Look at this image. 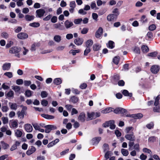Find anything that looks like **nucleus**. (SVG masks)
<instances>
[{
    "label": "nucleus",
    "mask_w": 160,
    "mask_h": 160,
    "mask_svg": "<svg viewBox=\"0 0 160 160\" xmlns=\"http://www.w3.org/2000/svg\"><path fill=\"white\" fill-rule=\"evenodd\" d=\"M21 51V48L16 46H14L10 48L9 52L11 54H14L15 56L20 58L19 52Z\"/></svg>",
    "instance_id": "1"
},
{
    "label": "nucleus",
    "mask_w": 160,
    "mask_h": 160,
    "mask_svg": "<svg viewBox=\"0 0 160 160\" xmlns=\"http://www.w3.org/2000/svg\"><path fill=\"white\" fill-rule=\"evenodd\" d=\"M44 127L45 128V132L46 133H49L51 130H54L57 129L56 126L52 125H48L45 126Z\"/></svg>",
    "instance_id": "2"
},
{
    "label": "nucleus",
    "mask_w": 160,
    "mask_h": 160,
    "mask_svg": "<svg viewBox=\"0 0 160 160\" xmlns=\"http://www.w3.org/2000/svg\"><path fill=\"white\" fill-rule=\"evenodd\" d=\"M160 70V67L158 65H152L151 68V72L153 73L156 74Z\"/></svg>",
    "instance_id": "3"
},
{
    "label": "nucleus",
    "mask_w": 160,
    "mask_h": 160,
    "mask_svg": "<svg viewBox=\"0 0 160 160\" xmlns=\"http://www.w3.org/2000/svg\"><path fill=\"white\" fill-rule=\"evenodd\" d=\"M45 12L43 9H38L36 11V16L37 17L41 18L44 15Z\"/></svg>",
    "instance_id": "4"
},
{
    "label": "nucleus",
    "mask_w": 160,
    "mask_h": 160,
    "mask_svg": "<svg viewBox=\"0 0 160 160\" xmlns=\"http://www.w3.org/2000/svg\"><path fill=\"white\" fill-rule=\"evenodd\" d=\"M17 37L19 39H24L28 38V35L25 33L20 32L18 34Z\"/></svg>",
    "instance_id": "5"
},
{
    "label": "nucleus",
    "mask_w": 160,
    "mask_h": 160,
    "mask_svg": "<svg viewBox=\"0 0 160 160\" xmlns=\"http://www.w3.org/2000/svg\"><path fill=\"white\" fill-rule=\"evenodd\" d=\"M64 25L67 29L71 28L74 25L73 22L68 20L64 22Z\"/></svg>",
    "instance_id": "6"
},
{
    "label": "nucleus",
    "mask_w": 160,
    "mask_h": 160,
    "mask_svg": "<svg viewBox=\"0 0 160 160\" xmlns=\"http://www.w3.org/2000/svg\"><path fill=\"white\" fill-rule=\"evenodd\" d=\"M125 137L126 139L131 141L133 142L135 140V137L133 132H132V134H126Z\"/></svg>",
    "instance_id": "7"
},
{
    "label": "nucleus",
    "mask_w": 160,
    "mask_h": 160,
    "mask_svg": "<svg viewBox=\"0 0 160 160\" xmlns=\"http://www.w3.org/2000/svg\"><path fill=\"white\" fill-rule=\"evenodd\" d=\"M86 115L84 112H82L80 113L78 117V118L79 121L82 122H84L85 120Z\"/></svg>",
    "instance_id": "8"
},
{
    "label": "nucleus",
    "mask_w": 160,
    "mask_h": 160,
    "mask_svg": "<svg viewBox=\"0 0 160 160\" xmlns=\"http://www.w3.org/2000/svg\"><path fill=\"white\" fill-rule=\"evenodd\" d=\"M25 129L27 132H30L32 131L33 128L32 125L30 124H26L25 125Z\"/></svg>",
    "instance_id": "9"
},
{
    "label": "nucleus",
    "mask_w": 160,
    "mask_h": 160,
    "mask_svg": "<svg viewBox=\"0 0 160 160\" xmlns=\"http://www.w3.org/2000/svg\"><path fill=\"white\" fill-rule=\"evenodd\" d=\"M103 32V29L101 27H99L95 33V37L98 38H99L101 36Z\"/></svg>",
    "instance_id": "10"
},
{
    "label": "nucleus",
    "mask_w": 160,
    "mask_h": 160,
    "mask_svg": "<svg viewBox=\"0 0 160 160\" xmlns=\"http://www.w3.org/2000/svg\"><path fill=\"white\" fill-rule=\"evenodd\" d=\"M11 64L10 63H5L2 66V69L3 70H8L11 68Z\"/></svg>",
    "instance_id": "11"
},
{
    "label": "nucleus",
    "mask_w": 160,
    "mask_h": 160,
    "mask_svg": "<svg viewBox=\"0 0 160 160\" xmlns=\"http://www.w3.org/2000/svg\"><path fill=\"white\" fill-rule=\"evenodd\" d=\"M36 151V149L33 146H32L31 149H28L26 153L28 155H30L34 152Z\"/></svg>",
    "instance_id": "12"
},
{
    "label": "nucleus",
    "mask_w": 160,
    "mask_h": 160,
    "mask_svg": "<svg viewBox=\"0 0 160 160\" xmlns=\"http://www.w3.org/2000/svg\"><path fill=\"white\" fill-rule=\"evenodd\" d=\"M119 79V76L118 74H116L113 76L112 78V82L114 84H117V82Z\"/></svg>",
    "instance_id": "13"
},
{
    "label": "nucleus",
    "mask_w": 160,
    "mask_h": 160,
    "mask_svg": "<svg viewBox=\"0 0 160 160\" xmlns=\"http://www.w3.org/2000/svg\"><path fill=\"white\" fill-rule=\"evenodd\" d=\"M83 42V40L82 38H78L74 40V43L77 45H81Z\"/></svg>",
    "instance_id": "14"
},
{
    "label": "nucleus",
    "mask_w": 160,
    "mask_h": 160,
    "mask_svg": "<svg viewBox=\"0 0 160 160\" xmlns=\"http://www.w3.org/2000/svg\"><path fill=\"white\" fill-rule=\"evenodd\" d=\"M101 139L100 137H96L92 138V141L93 144H98Z\"/></svg>",
    "instance_id": "15"
},
{
    "label": "nucleus",
    "mask_w": 160,
    "mask_h": 160,
    "mask_svg": "<svg viewBox=\"0 0 160 160\" xmlns=\"http://www.w3.org/2000/svg\"><path fill=\"white\" fill-rule=\"evenodd\" d=\"M41 116L43 118L47 119H52L54 118V116L51 115H49L47 114H42Z\"/></svg>",
    "instance_id": "16"
},
{
    "label": "nucleus",
    "mask_w": 160,
    "mask_h": 160,
    "mask_svg": "<svg viewBox=\"0 0 160 160\" xmlns=\"http://www.w3.org/2000/svg\"><path fill=\"white\" fill-rule=\"evenodd\" d=\"M112 109H113L112 108H106L101 111V112L102 113H107L110 112L112 111Z\"/></svg>",
    "instance_id": "17"
},
{
    "label": "nucleus",
    "mask_w": 160,
    "mask_h": 160,
    "mask_svg": "<svg viewBox=\"0 0 160 160\" xmlns=\"http://www.w3.org/2000/svg\"><path fill=\"white\" fill-rule=\"evenodd\" d=\"M22 132L19 129H18L15 131V136L18 138L21 137L22 135Z\"/></svg>",
    "instance_id": "18"
},
{
    "label": "nucleus",
    "mask_w": 160,
    "mask_h": 160,
    "mask_svg": "<svg viewBox=\"0 0 160 160\" xmlns=\"http://www.w3.org/2000/svg\"><path fill=\"white\" fill-rule=\"evenodd\" d=\"M18 120H14L11 123V126H10V127H12L13 128H17L18 127Z\"/></svg>",
    "instance_id": "19"
},
{
    "label": "nucleus",
    "mask_w": 160,
    "mask_h": 160,
    "mask_svg": "<svg viewBox=\"0 0 160 160\" xmlns=\"http://www.w3.org/2000/svg\"><path fill=\"white\" fill-rule=\"evenodd\" d=\"M122 94L126 96L131 97L132 96V94L129 93L128 91L126 90H124L122 92Z\"/></svg>",
    "instance_id": "20"
},
{
    "label": "nucleus",
    "mask_w": 160,
    "mask_h": 160,
    "mask_svg": "<svg viewBox=\"0 0 160 160\" xmlns=\"http://www.w3.org/2000/svg\"><path fill=\"white\" fill-rule=\"evenodd\" d=\"M9 104L11 109L16 110L17 108L18 105L16 103L9 102Z\"/></svg>",
    "instance_id": "21"
},
{
    "label": "nucleus",
    "mask_w": 160,
    "mask_h": 160,
    "mask_svg": "<svg viewBox=\"0 0 160 160\" xmlns=\"http://www.w3.org/2000/svg\"><path fill=\"white\" fill-rule=\"evenodd\" d=\"M110 129L113 130L115 128L116 125L114 124L115 122L114 120H110Z\"/></svg>",
    "instance_id": "22"
},
{
    "label": "nucleus",
    "mask_w": 160,
    "mask_h": 160,
    "mask_svg": "<svg viewBox=\"0 0 160 160\" xmlns=\"http://www.w3.org/2000/svg\"><path fill=\"white\" fill-rule=\"evenodd\" d=\"M93 42L92 40H88L86 43V46L87 48H89L91 47L93 44Z\"/></svg>",
    "instance_id": "23"
},
{
    "label": "nucleus",
    "mask_w": 160,
    "mask_h": 160,
    "mask_svg": "<svg viewBox=\"0 0 160 160\" xmlns=\"http://www.w3.org/2000/svg\"><path fill=\"white\" fill-rule=\"evenodd\" d=\"M34 17L32 15H26L25 16V18L27 21H31L33 20L34 18Z\"/></svg>",
    "instance_id": "24"
},
{
    "label": "nucleus",
    "mask_w": 160,
    "mask_h": 160,
    "mask_svg": "<svg viewBox=\"0 0 160 160\" xmlns=\"http://www.w3.org/2000/svg\"><path fill=\"white\" fill-rule=\"evenodd\" d=\"M143 115L141 113H138L137 114H134V118L135 119L141 118Z\"/></svg>",
    "instance_id": "25"
},
{
    "label": "nucleus",
    "mask_w": 160,
    "mask_h": 160,
    "mask_svg": "<svg viewBox=\"0 0 160 160\" xmlns=\"http://www.w3.org/2000/svg\"><path fill=\"white\" fill-rule=\"evenodd\" d=\"M54 40L57 42H59L61 41V37L58 35H55L53 38Z\"/></svg>",
    "instance_id": "26"
},
{
    "label": "nucleus",
    "mask_w": 160,
    "mask_h": 160,
    "mask_svg": "<svg viewBox=\"0 0 160 160\" xmlns=\"http://www.w3.org/2000/svg\"><path fill=\"white\" fill-rule=\"evenodd\" d=\"M121 152L122 154L125 156H127L129 154L128 151L127 149L122 148L121 150Z\"/></svg>",
    "instance_id": "27"
},
{
    "label": "nucleus",
    "mask_w": 160,
    "mask_h": 160,
    "mask_svg": "<svg viewBox=\"0 0 160 160\" xmlns=\"http://www.w3.org/2000/svg\"><path fill=\"white\" fill-rule=\"evenodd\" d=\"M141 49L144 53H147L149 51L148 47L145 45H142L141 47Z\"/></svg>",
    "instance_id": "28"
},
{
    "label": "nucleus",
    "mask_w": 160,
    "mask_h": 160,
    "mask_svg": "<svg viewBox=\"0 0 160 160\" xmlns=\"http://www.w3.org/2000/svg\"><path fill=\"white\" fill-rule=\"evenodd\" d=\"M12 88L16 92H19L20 90V87L17 86H12Z\"/></svg>",
    "instance_id": "29"
},
{
    "label": "nucleus",
    "mask_w": 160,
    "mask_h": 160,
    "mask_svg": "<svg viewBox=\"0 0 160 160\" xmlns=\"http://www.w3.org/2000/svg\"><path fill=\"white\" fill-rule=\"evenodd\" d=\"M29 25L31 27L37 28L39 27L40 24L38 22H34L29 24Z\"/></svg>",
    "instance_id": "30"
},
{
    "label": "nucleus",
    "mask_w": 160,
    "mask_h": 160,
    "mask_svg": "<svg viewBox=\"0 0 160 160\" xmlns=\"http://www.w3.org/2000/svg\"><path fill=\"white\" fill-rule=\"evenodd\" d=\"M1 143L2 144V148L4 149H6L9 147V145L5 142L4 141H1Z\"/></svg>",
    "instance_id": "31"
},
{
    "label": "nucleus",
    "mask_w": 160,
    "mask_h": 160,
    "mask_svg": "<svg viewBox=\"0 0 160 160\" xmlns=\"http://www.w3.org/2000/svg\"><path fill=\"white\" fill-rule=\"evenodd\" d=\"M62 81L60 78H57L54 79L53 82L56 84L58 85L61 83Z\"/></svg>",
    "instance_id": "32"
},
{
    "label": "nucleus",
    "mask_w": 160,
    "mask_h": 160,
    "mask_svg": "<svg viewBox=\"0 0 160 160\" xmlns=\"http://www.w3.org/2000/svg\"><path fill=\"white\" fill-rule=\"evenodd\" d=\"M101 47L100 45L95 44L93 46V49L95 51H98L99 50Z\"/></svg>",
    "instance_id": "33"
},
{
    "label": "nucleus",
    "mask_w": 160,
    "mask_h": 160,
    "mask_svg": "<svg viewBox=\"0 0 160 160\" xmlns=\"http://www.w3.org/2000/svg\"><path fill=\"white\" fill-rule=\"evenodd\" d=\"M80 50H71L69 51V53H72L73 55H75L77 53L79 52Z\"/></svg>",
    "instance_id": "34"
},
{
    "label": "nucleus",
    "mask_w": 160,
    "mask_h": 160,
    "mask_svg": "<svg viewBox=\"0 0 160 160\" xmlns=\"http://www.w3.org/2000/svg\"><path fill=\"white\" fill-rule=\"evenodd\" d=\"M108 47L111 49L113 48L114 47V42L112 41H110L108 42Z\"/></svg>",
    "instance_id": "35"
},
{
    "label": "nucleus",
    "mask_w": 160,
    "mask_h": 160,
    "mask_svg": "<svg viewBox=\"0 0 160 160\" xmlns=\"http://www.w3.org/2000/svg\"><path fill=\"white\" fill-rule=\"evenodd\" d=\"M4 75L7 76L9 78H11L13 76L12 73L11 72H6L4 74Z\"/></svg>",
    "instance_id": "36"
},
{
    "label": "nucleus",
    "mask_w": 160,
    "mask_h": 160,
    "mask_svg": "<svg viewBox=\"0 0 160 160\" xmlns=\"http://www.w3.org/2000/svg\"><path fill=\"white\" fill-rule=\"evenodd\" d=\"M114 14H110L108 15L107 17V19L108 21H111L112 20L114 19Z\"/></svg>",
    "instance_id": "37"
},
{
    "label": "nucleus",
    "mask_w": 160,
    "mask_h": 160,
    "mask_svg": "<svg viewBox=\"0 0 160 160\" xmlns=\"http://www.w3.org/2000/svg\"><path fill=\"white\" fill-rule=\"evenodd\" d=\"M153 111L154 112H160V107L159 106L154 107L153 108Z\"/></svg>",
    "instance_id": "38"
},
{
    "label": "nucleus",
    "mask_w": 160,
    "mask_h": 160,
    "mask_svg": "<svg viewBox=\"0 0 160 160\" xmlns=\"http://www.w3.org/2000/svg\"><path fill=\"white\" fill-rule=\"evenodd\" d=\"M158 54V52H154L149 53L148 54V56L152 57H155Z\"/></svg>",
    "instance_id": "39"
},
{
    "label": "nucleus",
    "mask_w": 160,
    "mask_h": 160,
    "mask_svg": "<svg viewBox=\"0 0 160 160\" xmlns=\"http://www.w3.org/2000/svg\"><path fill=\"white\" fill-rule=\"evenodd\" d=\"M154 125V124L152 122H151L147 124L146 125V127L149 129H151L152 128H153Z\"/></svg>",
    "instance_id": "40"
},
{
    "label": "nucleus",
    "mask_w": 160,
    "mask_h": 160,
    "mask_svg": "<svg viewBox=\"0 0 160 160\" xmlns=\"http://www.w3.org/2000/svg\"><path fill=\"white\" fill-rule=\"evenodd\" d=\"M119 58L118 57H115L113 59V62L116 64L117 65L118 63Z\"/></svg>",
    "instance_id": "41"
},
{
    "label": "nucleus",
    "mask_w": 160,
    "mask_h": 160,
    "mask_svg": "<svg viewBox=\"0 0 160 160\" xmlns=\"http://www.w3.org/2000/svg\"><path fill=\"white\" fill-rule=\"evenodd\" d=\"M82 21V18L76 19L74 20V22L76 24H78L81 23Z\"/></svg>",
    "instance_id": "42"
},
{
    "label": "nucleus",
    "mask_w": 160,
    "mask_h": 160,
    "mask_svg": "<svg viewBox=\"0 0 160 160\" xmlns=\"http://www.w3.org/2000/svg\"><path fill=\"white\" fill-rule=\"evenodd\" d=\"M14 95V92L13 91L10 90L8 92L6 96L8 97H13Z\"/></svg>",
    "instance_id": "43"
},
{
    "label": "nucleus",
    "mask_w": 160,
    "mask_h": 160,
    "mask_svg": "<svg viewBox=\"0 0 160 160\" xmlns=\"http://www.w3.org/2000/svg\"><path fill=\"white\" fill-rule=\"evenodd\" d=\"M156 28V25L154 24H152L150 25L149 27V30L151 31H154Z\"/></svg>",
    "instance_id": "44"
},
{
    "label": "nucleus",
    "mask_w": 160,
    "mask_h": 160,
    "mask_svg": "<svg viewBox=\"0 0 160 160\" xmlns=\"http://www.w3.org/2000/svg\"><path fill=\"white\" fill-rule=\"evenodd\" d=\"M103 150L104 152H105L106 151L108 150L109 149V145L107 143H104L103 145Z\"/></svg>",
    "instance_id": "45"
},
{
    "label": "nucleus",
    "mask_w": 160,
    "mask_h": 160,
    "mask_svg": "<svg viewBox=\"0 0 160 160\" xmlns=\"http://www.w3.org/2000/svg\"><path fill=\"white\" fill-rule=\"evenodd\" d=\"M2 120L3 123L4 124H6L8 123V120L7 117H3L2 118Z\"/></svg>",
    "instance_id": "46"
},
{
    "label": "nucleus",
    "mask_w": 160,
    "mask_h": 160,
    "mask_svg": "<svg viewBox=\"0 0 160 160\" xmlns=\"http://www.w3.org/2000/svg\"><path fill=\"white\" fill-rule=\"evenodd\" d=\"M1 35L3 38L7 39L8 38V35L6 32H3L1 33Z\"/></svg>",
    "instance_id": "47"
},
{
    "label": "nucleus",
    "mask_w": 160,
    "mask_h": 160,
    "mask_svg": "<svg viewBox=\"0 0 160 160\" xmlns=\"http://www.w3.org/2000/svg\"><path fill=\"white\" fill-rule=\"evenodd\" d=\"M90 51L91 50L89 48H86V49L84 51V56H87Z\"/></svg>",
    "instance_id": "48"
},
{
    "label": "nucleus",
    "mask_w": 160,
    "mask_h": 160,
    "mask_svg": "<svg viewBox=\"0 0 160 160\" xmlns=\"http://www.w3.org/2000/svg\"><path fill=\"white\" fill-rule=\"evenodd\" d=\"M156 141V137L154 136H152L149 137L148 139L149 142H154Z\"/></svg>",
    "instance_id": "49"
},
{
    "label": "nucleus",
    "mask_w": 160,
    "mask_h": 160,
    "mask_svg": "<svg viewBox=\"0 0 160 160\" xmlns=\"http://www.w3.org/2000/svg\"><path fill=\"white\" fill-rule=\"evenodd\" d=\"M32 92L30 90H27L25 92V95L28 97H30L31 96Z\"/></svg>",
    "instance_id": "50"
},
{
    "label": "nucleus",
    "mask_w": 160,
    "mask_h": 160,
    "mask_svg": "<svg viewBox=\"0 0 160 160\" xmlns=\"http://www.w3.org/2000/svg\"><path fill=\"white\" fill-rule=\"evenodd\" d=\"M17 114H18V117H20V118L23 119L24 117V114L23 113H21L20 111H18Z\"/></svg>",
    "instance_id": "51"
},
{
    "label": "nucleus",
    "mask_w": 160,
    "mask_h": 160,
    "mask_svg": "<svg viewBox=\"0 0 160 160\" xmlns=\"http://www.w3.org/2000/svg\"><path fill=\"white\" fill-rule=\"evenodd\" d=\"M134 148L137 152L139 151L140 148L138 144H136L134 145Z\"/></svg>",
    "instance_id": "52"
},
{
    "label": "nucleus",
    "mask_w": 160,
    "mask_h": 160,
    "mask_svg": "<svg viewBox=\"0 0 160 160\" xmlns=\"http://www.w3.org/2000/svg\"><path fill=\"white\" fill-rule=\"evenodd\" d=\"M21 107H22V108L20 112H21V113H23L25 114L26 111L27 109V107H26L23 106L22 105H21Z\"/></svg>",
    "instance_id": "53"
},
{
    "label": "nucleus",
    "mask_w": 160,
    "mask_h": 160,
    "mask_svg": "<svg viewBox=\"0 0 160 160\" xmlns=\"http://www.w3.org/2000/svg\"><path fill=\"white\" fill-rule=\"evenodd\" d=\"M134 52L136 53L139 54L140 53V49L137 47H135L133 49Z\"/></svg>",
    "instance_id": "54"
},
{
    "label": "nucleus",
    "mask_w": 160,
    "mask_h": 160,
    "mask_svg": "<svg viewBox=\"0 0 160 160\" xmlns=\"http://www.w3.org/2000/svg\"><path fill=\"white\" fill-rule=\"evenodd\" d=\"M48 94L46 91H42L41 92V96L42 98H44L47 97Z\"/></svg>",
    "instance_id": "55"
},
{
    "label": "nucleus",
    "mask_w": 160,
    "mask_h": 160,
    "mask_svg": "<svg viewBox=\"0 0 160 160\" xmlns=\"http://www.w3.org/2000/svg\"><path fill=\"white\" fill-rule=\"evenodd\" d=\"M31 83V82L30 81L25 80L24 81V85L25 86H29Z\"/></svg>",
    "instance_id": "56"
},
{
    "label": "nucleus",
    "mask_w": 160,
    "mask_h": 160,
    "mask_svg": "<svg viewBox=\"0 0 160 160\" xmlns=\"http://www.w3.org/2000/svg\"><path fill=\"white\" fill-rule=\"evenodd\" d=\"M70 7L71 8H75L76 7V4L75 1H73L70 2Z\"/></svg>",
    "instance_id": "57"
},
{
    "label": "nucleus",
    "mask_w": 160,
    "mask_h": 160,
    "mask_svg": "<svg viewBox=\"0 0 160 160\" xmlns=\"http://www.w3.org/2000/svg\"><path fill=\"white\" fill-rule=\"evenodd\" d=\"M115 133L117 137H120L121 135V132L118 130H116Z\"/></svg>",
    "instance_id": "58"
},
{
    "label": "nucleus",
    "mask_w": 160,
    "mask_h": 160,
    "mask_svg": "<svg viewBox=\"0 0 160 160\" xmlns=\"http://www.w3.org/2000/svg\"><path fill=\"white\" fill-rule=\"evenodd\" d=\"M88 29L86 28H84L81 31V33L82 34H85L87 33Z\"/></svg>",
    "instance_id": "59"
},
{
    "label": "nucleus",
    "mask_w": 160,
    "mask_h": 160,
    "mask_svg": "<svg viewBox=\"0 0 160 160\" xmlns=\"http://www.w3.org/2000/svg\"><path fill=\"white\" fill-rule=\"evenodd\" d=\"M16 83L18 85H21L23 83V81L22 79H18L17 80Z\"/></svg>",
    "instance_id": "60"
},
{
    "label": "nucleus",
    "mask_w": 160,
    "mask_h": 160,
    "mask_svg": "<svg viewBox=\"0 0 160 160\" xmlns=\"http://www.w3.org/2000/svg\"><path fill=\"white\" fill-rule=\"evenodd\" d=\"M143 151L149 154H150L151 152V150L147 148H143Z\"/></svg>",
    "instance_id": "61"
},
{
    "label": "nucleus",
    "mask_w": 160,
    "mask_h": 160,
    "mask_svg": "<svg viewBox=\"0 0 160 160\" xmlns=\"http://www.w3.org/2000/svg\"><path fill=\"white\" fill-rule=\"evenodd\" d=\"M98 14L95 13H93L92 14V17L93 19L96 21H97V18H98Z\"/></svg>",
    "instance_id": "62"
},
{
    "label": "nucleus",
    "mask_w": 160,
    "mask_h": 160,
    "mask_svg": "<svg viewBox=\"0 0 160 160\" xmlns=\"http://www.w3.org/2000/svg\"><path fill=\"white\" fill-rule=\"evenodd\" d=\"M146 17L145 15H143L142 16L141 18V20L143 23L147 21V19L146 18Z\"/></svg>",
    "instance_id": "63"
},
{
    "label": "nucleus",
    "mask_w": 160,
    "mask_h": 160,
    "mask_svg": "<svg viewBox=\"0 0 160 160\" xmlns=\"http://www.w3.org/2000/svg\"><path fill=\"white\" fill-rule=\"evenodd\" d=\"M8 109L7 106H4L2 107V110L4 112H6L8 110Z\"/></svg>",
    "instance_id": "64"
}]
</instances>
